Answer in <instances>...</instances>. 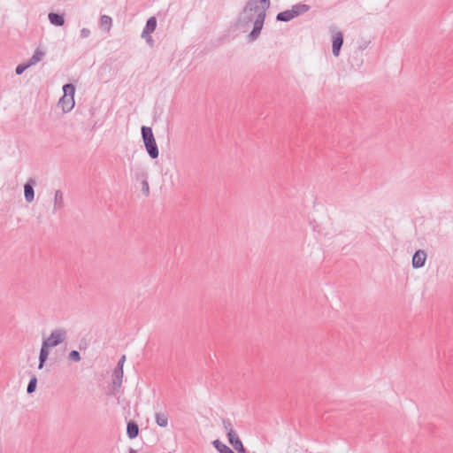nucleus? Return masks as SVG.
<instances>
[{"mask_svg": "<svg viewBox=\"0 0 453 453\" xmlns=\"http://www.w3.org/2000/svg\"><path fill=\"white\" fill-rule=\"evenodd\" d=\"M68 359L73 362H80L81 360V357L78 350L73 349L68 354Z\"/></svg>", "mask_w": 453, "mask_h": 453, "instance_id": "23", "label": "nucleus"}, {"mask_svg": "<svg viewBox=\"0 0 453 453\" xmlns=\"http://www.w3.org/2000/svg\"><path fill=\"white\" fill-rule=\"evenodd\" d=\"M311 9L310 5L305 4H297L290 9L294 18L307 12Z\"/></svg>", "mask_w": 453, "mask_h": 453, "instance_id": "12", "label": "nucleus"}, {"mask_svg": "<svg viewBox=\"0 0 453 453\" xmlns=\"http://www.w3.org/2000/svg\"><path fill=\"white\" fill-rule=\"evenodd\" d=\"M127 434L129 439H135L139 434L138 424L134 420H129L127 424Z\"/></svg>", "mask_w": 453, "mask_h": 453, "instance_id": "11", "label": "nucleus"}, {"mask_svg": "<svg viewBox=\"0 0 453 453\" xmlns=\"http://www.w3.org/2000/svg\"><path fill=\"white\" fill-rule=\"evenodd\" d=\"M157 27V19L155 17H150L148 19L145 27L142 33V37L146 38L147 35H150L155 31Z\"/></svg>", "mask_w": 453, "mask_h": 453, "instance_id": "10", "label": "nucleus"}, {"mask_svg": "<svg viewBox=\"0 0 453 453\" xmlns=\"http://www.w3.org/2000/svg\"><path fill=\"white\" fill-rule=\"evenodd\" d=\"M35 185V180L33 179H29L24 185V196H25V199L27 203H31L35 198V190H34Z\"/></svg>", "mask_w": 453, "mask_h": 453, "instance_id": "8", "label": "nucleus"}, {"mask_svg": "<svg viewBox=\"0 0 453 453\" xmlns=\"http://www.w3.org/2000/svg\"><path fill=\"white\" fill-rule=\"evenodd\" d=\"M142 192L145 196H149L150 194V186L147 180H142Z\"/></svg>", "mask_w": 453, "mask_h": 453, "instance_id": "25", "label": "nucleus"}, {"mask_svg": "<svg viewBox=\"0 0 453 453\" xmlns=\"http://www.w3.org/2000/svg\"><path fill=\"white\" fill-rule=\"evenodd\" d=\"M413 255H418V256H421V255H426V252L423 250H417Z\"/></svg>", "mask_w": 453, "mask_h": 453, "instance_id": "30", "label": "nucleus"}, {"mask_svg": "<svg viewBox=\"0 0 453 453\" xmlns=\"http://www.w3.org/2000/svg\"><path fill=\"white\" fill-rule=\"evenodd\" d=\"M89 35H90V30L88 28L84 27L81 30V38H87L89 36Z\"/></svg>", "mask_w": 453, "mask_h": 453, "instance_id": "27", "label": "nucleus"}, {"mask_svg": "<svg viewBox=\"0 0 453 453\" xmlns=\"http://www.w3.org/2000/svg\"><path fill=\"white\" fill-rule=\"evenodd\" d=\"M128 453H137V450L130 448Z\"/></svg>", "mask_w": 453, "mask_h": 453, "instance_id": "32", "label": "nucleus"}, {"mask_svg": "<svg viewBox=\"0 0 453 453\" xmlns=\"http://www.w3.org/2000/svg\"><path fill=\"white\" fill-rule=\"evenodd\" d=\"M146 40V42L150 45L152 46L153 45V39L152 37L150 36V35H147L146 38H144Z\"/></svg>", "mask_w": 453, "mask_h": 453, "instance_id": "29", "label": "nucleus"}, {"mask_svg": "<svg viewBox=\"0 0 453 453\" xmlns=\"http://www.w3.org/2000/svg\"><path fill=\"white\" fill-rule=\"evenodd\" d=\"M136 179L140 180H147L148 179V173L145 170H142L141 172L136 173Z\"/></svg>", "mask_w": 453, "mask_h": 453, "instance_id": "26", "label": "nucleus"}, {"mask_svg": "<svg viewBox=\"0 0 453 453\" xmlns=\"http://www.w3.org/2000/svg\"><path fill=\"white\" fill-rule=\"evenodd\" d=\"M36 387H37V377L35 374H33L30 378V380L28 382L27 388V394L30 395V394L34 393L36 390Z\"/></svg>", "mask_w": 453, "mask_h": 453, "instance_id": "21", "label": "nucleus"}, {"mask_svg": "<svg viewBox=\"0 0 453 453\" xmlns=\"http://www.w3.org/2000/svg\"><path fill=\"white\" fill-rule=\"evenodd\" d=\"M427 257H412V267L415 269L421 268L425 265Z\"/></svg>", "mask_w": 453, "mask_h": 453, "instance_id": "20", "label": "nucleus"}, {"mask_svg": "<svg viewBox=\"0 0 453 453\" xmlns=\"http://www.w3.org/2000/svg\"><path fill=\"white\" fill-rule=\"evenodd\" d=\"M125 361H126V356H125V355H123V356L119 359V361H118V363H117V364H120L121 365H124Z\"/></svg>", "mask_w": 453, "mask_h": 453, "instance_id": "31", "label": "nucleus"}, {"mask_svg": "<svg viewBox=\"0 0 453 453\" xmlns=\"http://www.w3.org/2000/svg\"><path fill=\"white\" fill-rule=\"evenodd\" d=\"M211 444L219 451V453H234L232 449L223 443L219 439L212 441Z\"/></svg>", "mask_w": 453, "mask_h": 453, "instance_id": "14", "label": "nucleus"}, {"mask_svg": "<svg viewBox=\"0 0 453 453\" xmlns=\"http://www.w3.org/2000/svg\"><path fill=\"white\" fill-rule=\"evenodd\" d=\"M30 65H28V63H24V64H20L19 65L16 69H15V73L17 75H20L22 74L27 68H29Z\"/></svg>", "mask_w": 453, "mask_h": 453, "instance_id": "24", "label": "nucleus"}, {"mask_svg": "<svg viewBox=\"0 0 453 453\" xmlns=\"http://www.w3.org/2000/svg\"><path fill=\"white\" fill-rule=\"evenodd\" d=\"M227 440L229 444L238 453H248L236 432H232L229 435H227Z\"/></svg>", "mask_w": 453, "mask_h": 453, "instance_id": "7", "label": "nucleus"}, {"mask_svg": "<svg viewBox=\"0 0 453 453\" xmlns=\"http://www.w3.org/2000/svg\"><path fill=\"white\" fill-rule=\"evenodd\" d=\"M294 19L293 13L290 10H286L284 12H279L276 16V19L278 21L288 22Z\"/></svg>", "mask_w": 453, "mask_h": 453, "instance_id": "18", "label": "nucleus"}, {"mask_svg": "<svg viewBox=\"0 0 453 453\" xmlns=\"http://www.w3.org/2000/svg\"><path fill=\"white\" fill-rule=\"evenodd\" d=\"M64 96L59 100V104H62L63 111L67 112L74 106L73 96L75 93V88L73 84L67 83L63 86Z\"/></svg>", "mask_w": 453, "mask_h": 453, "instance_id": "3", "label": "nucleus"}, {"mask_svg": "<svg viewBox=\"0 0 453 453\" xmlns=\"http://www.w3.org/2000/svg\"><path fill=\"white\" fill-rule=\"evenodd\" d=\"M333 35L332 52L334 57H338L343 44V34L341 31H335L334 27L331 28Z\"/></svg>", "mask_w": 453, "mask_h": 453, "instance_id": "5", "label": "nucleus"}, {"mask_svg": "<svg viewBox=\"0 0 453 453\" xmlns=\"http://www.w3.org/2000/svg\"><path fill=\"white\" fill-rule=\"evenodd\" d=\"M222 425H223L224 429L226 432V436L229 435L232 432H235V430H234V428H233L232 422L230 419L222 418Z\"/></svg>", "mask_w": 453, "mask_h": 453, "instance_id": "22", "label": "nucleus"}, {"mask_svg": "<svg viewBox=\"0 0 453 453\" xmlns=\"http://www.w3.org/2000/svg\"><path fill=\"white\" fill-rule=\"evenodd\" d=\"M44 55H45L44 51H42L40 49H36L35 51L34 52L33 56L27 61L28 65L30 66L35 65V64H37L43 58Z\"/></svg>", "mask_w": 453, "mask_h": 453, "instance_id": "16", "label": "nucleus"}, {"mask_svg": "<svg viewBox=\"0 0 453 453\" xmlns=\"http://www.w3.org/2000/svg\"><path fill=\"white\" fill-rule=\"evenodd\" d=\"M64 207V196L61 190H57L54 196V206L53 212L62 209Z\"/></svg>", "mask_w": 453, "mask_h": 453, "instance_id": "15", "label": "nucleus"}, {"mask_svg": "<svg viewBox=\"0 0 453 453\" xmlns=\"http://www.w3.org/2000/svg\"><path fill=\"white\" fill-rule=\"evenodd\" d=\"M50 349H51L49 345H47L44 342H42L40 353H39V364L38 369H42L48 360L50 355Z\"/></svg>", "mask_w": 453, "mask_h": 453, "instance_id": "9", "label": "nucleus"}, {"mask_svg": "<svg viewBox=\"0 0 453 453\" xmlns=\"http://www.w3.org/2000/svg\"><path fill=\"white\" fill-rule=\"evenodd\" d=\"M156 423L158 426L165 427L168 424V415L163 412H157L155 414Z\"/></svg>", "mask_w": 453, "mask_h": 453, "instance_id": "17", "label": "nucleus"}, {"mask_svg": "<svg viewBox=\"0 0 453 453\" xmlns=\"http://www.w3.org/2000/svg\"><path fill=\"white\" fill-rule=\"evenodd\" d=\"M271 0H248L242 11L240 12L236 26L239 28L247 29L253 24V29L248 35L250 42L257 40L264 27L266 11L269 9Z\"/></svg>", "mask_w": 453, "mask_h": 453, "instance_id": "1", "label": "nucleus"}, {"mask_svg": "<svg viewBox=\"0 0 453 453\" xmlns=\"http://www.w3.org/2000/svg\"><path fill=\"white\" fill-rule=\"evenodd\" d=\"M48 18H49L50 24H52L56 27H61L65 24L64 16L59 13L50 12L48 15Z\"/></svg>", "mask_w": 453, "mask_h": 453, "instance_id": "13", "label": "nucleus"}, {"mask_svg": "<svg viewBox=\"0 0 453 453\" xmlns=\"http://www.w3.org/2000/svg\"><path fill=\"white\" fill-rule=\"evenodd\" d=\"M112 372L121 373V375H124L123 365H121L120 364H117Z\"/></svg>", "mask_w": 453, "mask_h": 453, "instance_id": "28", "label": "nucleus"}, {"mask_svg": "<svg viewBox=\"0 0 453 453\" xmlns=\"http://www.w3.org/2000/svg\"><path fill=\"white\" fill-rule=\"evenodd\" d=\"M141 134L145 150L150 157L152 159L157 158L159 151L151 127L142 126L141 128Z\"/></svg>", "mask_w": 453, "mask_h": 453, "instance_id": "2", "label": "nucleus"}, {"mask_svg": "<svg viewBox=\"0 0 453 453\" xmlns=\"http://www.w3.org/2000/svg\"><path fill=\"white\" fill-rule=\"evenodd\" d=\"M366 48V45H362V47H360L361 50H365Z\"/></svg>", "mask_w": 453, "mask_h": 453, "instance_id": "33", "label": "nucleus"}, {"mask_svg": "<svg viewBox=\"0 0 453 453\" xmlns=\"http://www.w3.org/2000/svg\"><path fill=\"white\" fill-rule=\"evenodd\" d=\"M111 384L109 386L108 391L106 392L107 395H116L121 388L123 375L121 373L112 372L111 375Z\"/></svg>", "mask_w": 453, "mask_h": 453, "instance_id": "6", "label": "nucleus"}, {"mask_svg": "<svg viewBox=\"0 0 453 453\" xmlns=\"http://www.w3.org/2000/svg\"><path fill=\"white\" fill-rule=\"evenodd\" d=\"M67 337V332L65 328H58L53 330L44 342L50 348H54L65 341Z\"/></svg>", "mask_w": 453, "mask_h": 453, "instance_id": "4", "label": "nucleus"}, {"mask_svg": "<svg viewBox=\"0 0 453 453\" xmlns=\"http://www.w3.org/2000/svg\"><path fill=\"white\" fill-rule=\"evenodd\" d=\"M112 19L108 15H102L100 19V25L102 28L107 32L110 31L111 27Z\"/></svg>", "mask_w": 453, "mask_h": 453, "instance_id": "19", "label": "nucleus"}]
</instances>
